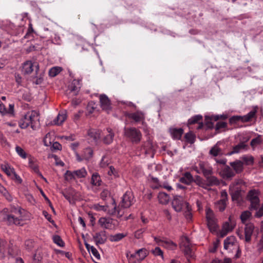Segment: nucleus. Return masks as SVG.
Wrapping results in <instances>:
<instances>
[{
	"label": "nucleus",
	"mask_w": 263,
	"mask_h": 263,
	"mask_svg": "<svg viewBox=\"0 0 263 263\" xmlns=\"http://www.w3.org/2000/svg\"><path fill=\"white\" fill-rule=\"evenodd\" d=\"M39 114L36 110L27 112L19 121V126L21 128H26L29 126L35 129L39 122Z\"/></svg>",
	"instance_id": "1"
},
{
	"label": "nucleus",
	"mask_w": 263,
	"mask_h": 263,
	"mask_svg": "<svg viewBox=\"0 0 263 263\" xmlns=\"http://www.w3.org/2000/svg\"><path fill=\"white\" fill-rule=\"evenodd\" d=\"M124 136L128 138L132 143L137 144L140 142L142 138L141 132L135 127H125Z\"/></svg>",
	"instance_id": "2"
},
{
	"label": "nucleus",
	"mask_w": 263,
	"mask_h": 263,
	"mask_svg": "<svg viewBox=\"0 0 263 263\" xmlns=\"http://www.w3.org/2000/svg\"><path fill=\"white\" fill-rule=\"evenodd\" d=\"M247 199L250 202V210H257L259 206L260 200L258 197V193L253 190L249 192Z\"/></svg>",
	"instance_id": "3"
},
{
	"label": "nucleus",
	"mask_w": 263,
	"mask_h": 263,
	"mask_svg": "<svg viewBox=\"0 0 263 263\" xmlns=\"http://www.w3.org/2000/svg\"><path fill=\"white\" fill-rule=\"evenodd\" d=\"M206 219L207 224L210 231L212 232H216L218 228L216 219L213 211L210 208H206Z\"/></svg>",
	"instance_id": "4"
},
{
	"label": "nucleus",
	"mask_w": 263,
	"mask_h": 263,
	"mask_svg": "<svg viewBox=\"0 0 263 263\" xmlns=\"http://www.w3.org/2000/svg\"><path fill=\"white\" fill-rule=\"evenodd\" d=\"M224 248L226 250H230L236 249L237 251V254H238L240 252L239 248V245L237 242L236 238L233 236L228 237L224 240Z\"/></svg>",
	"instance_id": "5"
},
{
	"label": "nucleus",
	"mask_w": 263,
	"mask_h": 263,
	"mask_svg": "<svg viewBox=\"0 0 263 263\" xmlns=\"http://www.w3.org/2000/svg\"><path fill=\"white\" fill-rule=\"evenodd\" d=\"M21 211H16L14 214H8L5 219L7 221L8 224H15V225H22V219L20 218Z\"/></svg>",
	"instance_id": "6"
},
{
	"label": "nucleus",
	"mask_w": 263,
	"mask_h": 263,
	"mask_svg": "<svg viewBox=\"0 0 263 263\" xmlns=\"http://www.w3.org/2000/svg\"><path fill=\"white\" fill-rule=\"evenodd\" d=\"M235 225L236 224L235 221H233L231 217L230 216L228 220L223 224L222 230L220 232V236L221 237L225 236L229 232L232 231L234 229Z\"/></svg>",
	"instance_id": "7"
},
{
	"label": "nucleus",
	"mask_w": 263,
	"mask_h": 263,
	"mask_svg": "<svg viewBox=\"0 0 263 263\" xmlns=\"http://www.w3.org/2000/svg\"><path fill=\"white\" fill-rule=\"evenodd\" d=\"M112 203L110 205H108L106 213L110 215H117L118 217H121L124 214V211L119 205L117 206L116 203L114 199H112Z\"/></svg>",
	"instance_id": "8"
},
{
	"label": "nucleus",
	"mask_w": 263,
	"mask_h": 263,
	"mask_svg": "<svg viewBox=\"0 0 263 263\" xmlns=\"http://www.w3.org/2000/svg\"><path fill=\"white\" fill-rule=\"evenodd\" d=\"M134 202V197L129 192H126L122 197V202L120 204L121 208H128Z\"/></svg>",
	"instance_id": "9"
},
{
	"label": "nucleus",
	"mask_w": 263,
	"mask_h": 263,
	"mask_svg": "<svg viewBox=\"0 0 263 263\" xmlns=\"http://www.w3.org/2000/svg\"><path fill=\"white\" fill-rule=\"evenodd\" d=\"M183 198L180 196H175L172 201V204L174 209L177 212H180L184 205L185 204Z\"/></svg>",
	"instance_id": "10"
},
{
	"label": "nucleus",
	"mask_w": 263,
	"mask_h": 263,
	"mask_svg": "<svg viewBox=\"0 0 263 263\" xmlns=\"http://www.w3.org/2000/svg\"><path fill=\"white\" fill-rule=\"evenodd\" d=\"M198 165L201 171V173L204 176H206L208 175L213 174V168L208 162L200 161L198 163Z\"/></svg>",
	"instance_id": "11"
},
{
	"label": "nucleus",
	"mask_w": 263,
	"mask_h": 263,
	"mask_svg": "<svg viewBox=\"0 0 263 263\" xmlns=\"http://www.w3.org/2000/svg\"><path fill=\"white\" fill-rule=\"evenodd\" d=\"M155 241L159 245H161L164 248L170 250H175L177 245L172 241L167 239H161L159 238L155 237Z\"/></svg>",
	"instance_id": "12"
},
{
	"label": "nucleus",
	"mask_w": 263,
	"mask_h": 263,
	"mask_svg": "<svg viewBox=\"0 0 263 263\" xmlns=\"http://www.w3.org/2000/svg\"><path fill=\"white\" fill-rule=\"evenodd\" d=\"M92 237L96 245L97 246L104 243L107 240V236L105 231H101L96 233L93 235Z\"/></svg>",
	"instance_id": "13"
},
{
	"label": "nucleus",
	"mask_w": 263,
	"mask_h": 263,
	"mask_svg": "<svg viewBox=\"0 0 263 263\" xmlns=\"http://www.w3.org/2000/svg\"><path fill=\"white\" fill-rule=\"evenodd\" d=\"M101 107L103 110L109 112L111 109L110 101L107 96L101 95L99 97Z\"/></svg>",
	"instance_id": "14"
},
{
	"label": "nucleus",
	"mask_w": 263,
	"mask_h": 263,
	"mask_svg": "<svg viewBox=\"0 0 263 263\" xmlns=\"http://www.w3.org/2000/svg\"><path fill=\"white\" fill-rule=\"evenodd\" d=\"M204 177L205 178L206 190H210L209 187L211 186H217L220 184L219 180L212 175H208L206 176H204Z\"/></svg>",
	"instance_id": "15"
},
{
	"label": "nucleus",
	"mask_w": 263,
	"mask_h": 263,
	"mask_svg": "<svg viewBox=\"0 0 263 263\" xmlns=\"http://www.w3.org/2000/svg\"><path fill=\"white\" fill-rule=\"evenodd\" d=\"M257 109V107H255L253 110L250 111L247 115L242 116H238L239 120L241 121L243 123L251 121L253 118H254L256 117Z\"/></svg>",
	"instance_id": "16"
},
{
	"label": "nucleus",
	"mask_w": 263,
	"mask_h": 263,
	"mask_svg": "<svg viewBox=\"0 0 263 263\" xmlns=\"http://www.w3.org/2000/svg\"><path fill=\"white\" fill-rule=\"evenodd\" d=\"M230 165L233 168L235 174L241 173L243 169V162L240 160H235L230 162Z\"/></svg>",
	"instance_id": "17"
},
{
	"label": "nucleus",
	"mask_w": 263,
	"mask_h": 263,
	"mask_svg": "<svg viewBox=\"0 0 263 263\" xmlns=\"http://www.w3.org/2000/svg\"><path fill=\"white\" fill-rule=\"evenodd\" d=\"M147 255L146 249L142 248L137 251L135 253L130 254V258H136L138 261L143 260Z\"/></svg>",
	"instance_id": "18"
},
{
	"label": "nucleus",
	"mask_w": 263,
	"mask_h": 263,
	"mask_svg": "<svg viewBox=\"0 0 263 263\" xmlns=\"http://www.w3.org/2000/svg\"><path fill=\"white\" fill-rule=\"evenodd\" d=\"M221 176L224 179H231L235 175V173L229 166H226L220 172Z\"/></svg>",
	"instance_id": "19"
},
{
	"label": "nucleus",
	"mask_w": 263,
	"mask_h": 263,
	"mask_svg": "<svg viewBox=\"0 0 263 263\" xmlns=\"http://www.w3.org/2000/svg\"><path fill=\"white\" fill-rule=\"evenodd\" d=\"M254 230V226L252 223H247L245 228V240L246 242H250L251 236Z\"/></svg>",
	"instance_id": "20"
},
{
	"label": "nucleus",
	"mask_w": 263,
	"mask_h": 263,
	"mask_svg": "<svg viewBox=\"0 0 263 263\" xmlns=\"http://www.w3.org/2000/svg\"><path fill=\"white\" fill-rule=\"evenodd\" d=\"M81 86V85L79 80H73L71 84L68 86V90L70 92H71L73 95L76 96L78 94Z\"/></svg>",
	"instance_id": "21"
},
{
	"label": "nucleus",
	"mask_w": 263,
	"mask_h": 263,
	"mask_svg": "<svg viewBox=\"0 0 263 263\" xmlns=\"http://www.w3.org/2000/svg\"><path fill=\"white\" fill-rule=\"evenodd\" d=\"M113 220L110 218L101 217L98 220L99 224L103 228L110 229L112 228Z\"/></svg>",
	"instance_id": "22"
},
{
	"label": "nucleus",
	"mask_w": 263,
	"mask_h": 263,
	"mask_svg": "<svg viewBox=\"0 0 263 263\" xmlns=\"http://www.w3.org/2000/svg\"><path fill=\"white\" fill-rule=\"evenodd\" d=\"M127 116L129 119L133 120L136 123L143 122L145 119L144 115L141 111L130 113Z\"/></svg>",
	"instance_id": "23"
},
{
	"label": "nucleus",
	"mask_w": 263,
	"mask_h": 263,
	"mask_svg": "<svg viewBox=\"0 0 263 263\" xmlns=\"http://www.w3.org/2000/svg\"><path fill=\"white\" fill-rule=\"evenodd\" d=\"M87 135L97 143L101 138V131L97 129H89L87 131Z\"/></svg>",
	"instance_id": "24"
},
{
	"label": "nucleus",
	"mask_w": 263,
	"mask_h": 263,
	"mask_svg": "<svg viewBox=\"0 0 263 263\" xmlns=\"http://www.w3.org/2000/svg\"><path fill=\"white\" fill-rule=\"evenodd\" d=\"M220 142H218L210 149L209 154L213 157H217L222 154V150L219 147Z\"/></svg>",
	"instance_id": "25"
},
{
	"label": "nucleus",
	"mask_w": 263,
	"mask_h": 263,
	"mask_svg": "<svg viewBox=\"0 0 263 263\" xmlns=\"http://www.w3.org/2000/svg\"><path fill=\"white\" fill-rule=\"evenodd\" d=\"M115 135L111 128L107 129V133L104 135L103 142L106 144H109L112 142Z\"/></svg>",
	"instance_id": "26"
},
{
	"label": "nucleus",
	"mask_w": 263,
	"mask_h": 263,
	"mask_svg": "<svg viewBox=\"0 0 263 263\" xmlns=\"http://www.w3.org/2000/svg\"><path fill=\"white\" fill-rule=\"evenodd\" d=\"M33 71V63L29 61L25 62L22 66V71L24 74L31 73Z\"/></svg>",
	"instance_id": "27"
},
{
	"label": "nucleus",
	"mask_w": 263,
	"mask_h": 263,
	"mask_svg": "<svg viewBox=\"0 0 263 263\" xmlns=\"http://www.w3.org/2000/svg\"><path fill=\"white\" fill-rule=\"evenodd\" d=\"M194 178L190 172H185L183 175V176L180 178V181L186 184H190L193 182Z\"/></svg>",
	"instance_id": "28"
},
{
	"label": "nucleus",
	"mask_w": 263,
	"mask_h": 263,
	"mask_svg": "<svg viewBox=\"0 0 263 263\" xmlns=\"http://www.w3.org/2000/svg\"><path fill=\"white\" fill-rule=\"evenodd\" d=\"M61 193L70 203L73 202L74 191L72 189H68L62 191Z\"/></svg>",
	"instance_id": "29"
},
{
	"label": "nucleus",
	"mask_w": 263,
	"mask_h": 263,
	"mask_svg": "<svg viewBox=\"0 0 263 263\" xmlns=\"http://www.w3.org/2000/svg\"><path fill=\"white\" fill-rule=\"evenodd\" d=\"M143 153L145 154H150L153 153L154 151L152 142L149 139L147 140L143 145Z\"/></svg>",
	"instance_id": "30"
},
{
	"label": "nucleus",
	"mask_w": 263,
	"mask_h": 263,
	"mask_svg": "<svg viewBox=\"0 0 263 263\" xmlns=\"http://www.w3.org/2000/svg\"><path fill=\"white\" fill-rule=\"evenodd\" d=\"M67 115L65 112H62L58 114L56 118L53 120L55 125H61L66 119Z\"/></svg>",
	"instance_id": "31"
},
{
	"label": "nucleus",
	"mask_w": 263,
	"mask_h": 263,
	"mask_svg": "<svg viewBox=\"0 0 263 263\" xmlns=\"http://www.w3.org/2000/svg\"><path fill=\"white\" fill-rule=\"evenodd\" d=\"M183 133V130L180 128H173L171 129V134L173 139L176 140L180 139Z\"/></svg>",
	"instance_id": "32"
},
{
	"label": "nucleus",
	"mask_w": 263,
	"mask_h": 263,
	"mask_svg": "<svg viewBox=\"0 0 263 263\" xmlns=\"http://www.w3.org/2000/svg\"><path fill=\"white\" fill-rule=\"evenodd\" d=\"M240 160L243 162V165H252L254 162V158L251 155H244L240 158Z\"/></svg>",
	"instance_id": "33"
},
{
	"label": "nucleus",
	"mask_w": 263,
	"mask_h": 263,
	"mask_svg": "<svg viewBox=\"0 0 263 263\" xmlns=\"http://www.w3.org/2000/svg\"><path fill=\"white\" fill-rule=\"evenodd\" d=\"M247 145L245 142H240L238 144L233 147V151L230 153V155L238 153L242 150L247 149Z\"/></svg>",
	"instance_id": "34"
},
{
	"label": "nucleus",
	"mask_w": 263,
	"mask_h": 263,
	"mask_svg": "<svg viewBox=\"0 0 263 263\" xmlns=\"http://www.w3.org/2000/svg\"><path fill=\"white\" fill-rule=\"evenodd\" d=\"M193 182L196 183V185L201 187L204 189L206 190V184L205 183V180L203 179L200 176L196 175L194 178Z\"/></svg>",
	"instance_id": "35"
},
{
	"label": "nucleus",
	"mask_w": 263,
	"mask_h": 263,
	"mask_svg": "<svg viewBox=\"0 0 263 263\" xmlns=\"http://www.w3.org/2000/svg\"><path fill=\"white\" fill-rule=\"evenodd\" d=\"M158 198L160 203L167 204L170 200L168 195L164 192H160L158 195Z\"/></svg>",
	"instance_id": "36"
},
{
	"label": "nucleus",
	"mask_w": 263,
	"mask_h": 263,
	"mask_svg": "<svg viewBox=\"0 0 263 263\" xmlns=\"http://www.w3.org/2000/svg\"><path fill=\"white\" fill-rule=\"evenodd\" d=\"M1 168L3 171L9 176L11 177L13 173H14V169L13 167H11L10 165L8 164H2L1 165Z\"/></svg>",
	"instance_id": "37"
},
{
	"label": "nucleus",
	"mask_w": 263,
	"mask_h": 263,
	"mask_svg": "<svg viewBox=\"0 0 263 263\" xmlns=\"http://www.w3.org/2000/svg\"><path fill=\"white\" fill-rule=\"evenodd\" d=\"M35 161L34 158L30 157L29 158V166L35 173L38 174L40 173V171L38 165L35 163Z\"/></svg>",
	"instance_id": "38"
},
{
	"label": "nucleus",
	"mask_w": 263,
	"mask_h": 263,
	"mask_svg": "<svg viewBox=\"0 0 263 263\" xmlns=\"http://www.w3.org/2000/svg\"><path fill=\"white\" fill-rule=\"evenodd\" d=\"M101 180L98 173H94L91 177V183L95 186H100L101 185Z\"/></svg>",
	"instance_id": "39"
},
{
	"label": "nucleus",
	"mask_w": 263,
	"mask_h": 263,
	"mask_svg": "<svg viewBox=\"0 0 263 263\" xmlns=\"http://www.w3.org/2000/svg\"><path fill=\"white\" fill-rule=\"evenodd\" d=\"M73 172L76 178H84L86 176L87 174V171L84 168H82Z\"/></svg>",
	"instance_id": "40"
},
{
	"label": "nucleus",
	"mask_w": 263,
	"mask_h": 263,
	"mask_svg": "<svg viewBox=\"0 0 263 263\" xmlns=\"http://www.w3.org/2000/svg\"><path fill=\"white\" fill-rule=\"evenodd\" d=\"M252 216V213L249 211L243 212L240 215V219L243 223H245Z\"/></svg>",
	"instance_id": "41"
},
{
	"label": "nucleus",
	"mask_w": 263,
	"mask_h": 263,
	"mask_svg": "<svg viewBox=\"0 0 263 263\" xmlns=\"http://www.w3.org/2000/svg\"><path fill=\"white\" fill-rule=\"evenodd\" d=\"M227 201H224V200H219L217 201L215 203V206L216 209L220 212L223 211L227 206Z\"/></svg>",
	"instance_id": "42"
},
{
	"label": "nucleus",
	"mask_w": 263,
	"mask_h": 263,
	"mask_svg": "<svg viewBox=\"0 0 263 263\" xmlns=\"http://www.w3.org/2000/svg\"><path fill=\"white\" fill-rule=\"evenodd\" d=\"M62 70L60 67H54L50 68L49 70L48 74L51 77H54L57 76Z\"/></svg>",
	"instance_id": "43"
},
{
	"label": "nucleus",
	"mask_w": 263,
	"mask_h": 263,
	"mask_svg": "<svg viewBox=\"0 0 263 263\" xmlns=\"http://www.w3.org/2000/svg\"><path fill=\"white\" fill-rule=\"evenodd\" d=\"M0 193H1L7 200L10 201L12 200V197L7 191L6 189L0 184Z\"/></svg>",
	"instance_id": "44"
},
{
	"label": "nucleus",
	"mask_w": 263,
	"mask_h": 263,
	"mask_svg": "<svg viewBox=\"0 0 263 263\" xmlns=\"http://www.w3.org/2000/svg\"><path fill=\"white\" fill-rule=\"evenodd\" d=\"M202 117L201 115H196L192 117L188 120V124H194L202 120Z\"/></svg>",
	"instance_id": "45"
},
{
	"label": "nucleus",
	"mask_w": 263,
	"mask_h": 263,
	"mask_svg": "<svg viewBox=\"0 0 263 263\" xmlns=\"http://www.w3.org/2000/svg\"><path fill=\"white\" fill-rule=\"evenodd\" d=\"M182 251L184 252V254L187 257H192L193 256L194 253L193 250L192 249V246L181 248Z\"/></svg>",
	"instance_id": "46"
},
{
	"label": "nucleus",
	"mask_w": 263,
	"mask_h": 263,
	"mask_svg": "<svg viewBox=\"0 0 263 263\" xmlns=\"http://www.w3.org/2000/svg\"><path fill=\"white\" fill-rule=\"evenodd\" d=\"M93 151L90 148H87L84 151L83 158L86 160H89L92 157Z\"/></svg>",
	"instance_id": "47"
},
{
	"label": "nucleus",
	"mask_w": 263,
	"mask_h": 263,
	"mask_svg": "<svg viewBox=\"0 0 263 263\" xmlns=\"http://www.w3.org/2000/svg\"><path fill=\"white\" fill-rule=\"evenodd\" d=\"M262 142V140L260 139V136L259 135L257 137L253 139L251 142L250 145L253 148V149H254L255 147L258 144H260Z\"/></svg>",
	"instance_id": "48"
},
{
	"label": "nucleus",
	"mask_w": 263,
	"mask_h": 263,
	"mask_svg": "<svg viewBox=\"0 0 263 263\" xmlns=\"http://www.w3.org/2000/svg\"><path fill=\"white\" fill-rule=\"evenodd\" d=\"M184 138L186 141L191 144L193 143L195 141V135L191 132L186 133L184 136Z\"/></svg>",
	"instance_id": "49"
},
{
	"label": "nucleus",
	"mask_w": 263,
	"mask_h": 263,
	"mask_svg": "<svg viewBox=\"0 0 263 263\" xmlns=\"http://www.w3.org/2000/svg\"><path fill=\"white\" fill-rule=\"evenodd\" d=\"M15 151L17 154L22 158L26 159L27 158V154L24 150L19 146H16Z\"/></svg>",
	"instance_id": "50"
},
{
	"label": "nucleus",
	"mask_w": 263,
	"mask_h": 263,
	"mask_svg": "<svg viewBox=\"0 0 263 263\" xmlns=\"http://www.w3.org/2000/svg\"><path fill=\"white\" fill-rule=\"evenodd\" d=\"M191 246L189 239L187 237H183L181 238L180 247L181 248Z\"/></svg>",
	"instance_id": "51"
},
{
	"label": "nucleus",
	"mask_w": 263,
	"mask_h": 263,
	"mask_svg": "<svg viewBox=\"0 0 263 263\" xmlns=\"http://www.w3.org/2000/svg\"><path fill=\"white\" fill-rule=\"evenodd\" d=\"M53 242L60 247H64V242L61 239V237L59 235H55L53 236Z\"/></svg>",
	"instance_id": "52"
},
{
	"label": "nucleus",
	"mask_w": 263,
	"mask_h": 263,
	"mask_svg": "<svg viewBox=\"0 0 263 263\" xmlns=\"http://www.w3.org/2000/svg\"><path fill=\"white\" fill-rule=\"evenodd\" d=\"M126 235L123 233H118L111 236L110 239L112 241H118L121 240Z\"/></svg>",
	"instance_id": "53"
},
{
	"label": "nucleus",
	"mask_w": 263,
	"mask_h": 263,
	"mask_svg": "<svg viewBox=\"0 0 263 263\" xmlns=\"http://www.w3.org/2000/svg\"><path fill=\"white\" fill-rule=\"evenodd\" d=\"M108 174L110 176H113L114 177H117L118 176V173L117 171L112 166H109V169L108 171Z\"/></svg>",
	"instance_id": "54"
},
{
	"label": "nucleus",
	"mask_w": 263,
	"mask_h": 263,
	"mask_svg": "<svg viewBox=\"0 0 263 263\" xmlns=\"http://www.w3.org/2000/svg\"><path fill=\"white\" fill-rule=\"evenodd\" d=\"M65 177L66 180L76 179L73 171L71 172L69 171H67L65 174Z\"/></svg>",
	"instance_id": "55"
},
{
	"label": "nucleus",
	"mask_w": 263,
	"mask_h": 263,
	"mask_svg": "<svg viewBox=\"0 0 263 263\" xmlns=\"http://www.w3.org/2000/svg\"><path fill=\"white\" fill-rule=\"evenodd\" d=\"M256 211L255 214L254 216L255 217L259 218L263 216V203L261 204V206H259L258 209Z\"/></svg>",
	"instance_id": "56"
},
{
	"label": "nucleus",
	"mask_w": 263,
	"mask_h": 263,
	"mask_svg": "<svg viewBox=\"0 0 263 263\" xmlns=\"http://www.w3.org/2000/svg\"><path fill=\"white\" fill-rule=\"evenodd\" d=\"M12 179L15 181V182L17 183H21L22 182V180L21 177L17 175L15 172L14 171L12 176L10 177Z\"/></svg>",
	"instance_id": "57"
},
{
	"label": "nucleus",
	"mask_w": 263,
	"mask_h": 263,
	"mask_svg": "<svg viewBox=\"0 0 263 263\" xmlns=\"http://www.w3.org/2000/svg\"><path fill=\"white\" fill-rule=\"evenodd\" d=\"M145 231L144 229H140L136 231L134 233V236L137 239H140L142 236V234Z\"/></svg>",
	"instance_id": "58"
},
{
	"label": "nucleus",
	"mask_w": 263,
	"mask_h": 263,
	"mask_svg": "<svg viewBox=\"0 0 263 263\" xmlns=\"http://www.w3.org/2000/svg\"><path fill=\"white\" fill-rule=\"evenodd\" d=\"M153 253L155 256H160L162 258H163V252L159 247H156L153 250Z\"/></svg>",
	"instance_id": "59"
},
{
	"label": "nucleus",
	"mask_w": 263,
	"mask_h": 263,
	"mask_svg": "<svg viewBox=\"0 0 263 263\" xmlns=\"http://www.w3.org/2000/svg\"><path fill=\"white\" fill-rule=\"evenodd\" d=\"M109 164L108 159L105 156H103L102 158L101 161L100 162V166L102 167H105L107 166Z\"/></svg>",
	"instance_id": "60"
},
{
	"label": "nucleus",
	"mask_w": 263,
	"mask_h": 263,
	"mask_svg": "<svg viewBox=\"0 0 263 263\" xmlns=\"http://www.w3.org/2000/svg\"><path fill=\"white\" fill-rule=\"evenodd\" d=\"M185 205L186 206L187 210L184 213V216L187 220H190L192 218V214L191 211H190L189 208V203H185Z\"/></svg>",
	"instance_id": "61"
},
{
	"label": "nucleus",
	"mask_w": 263,
	"mask_h": 263,
	"mask_svg": "<svg viewBox=\"0 0 263 263\" xmlns=\"http://www.w3.org/2000/svg\"><path fill=\"white\" fill-rule=\"evenodd\" d=\"M227 123L224 122H218L217 123L215 129L216 130H219L221 128H224L227 126Z\"/></svg>",
	"instance_id": "62"
},
{
	"label": "nucleus",
	"mask_w": 263,
	"mask_h": 263,
	"mask_svg": "<svg viewBox=\"0 0 263 263\" xmlns=\"http://www.w3.org/2000/svg\"><path fill=\"white\" fill-rule=\"evenodd\" d=\"M152 181L154 183V184L152 185V187L153 189H157L160 186L159 183V180L157 178L152 177L151 178Z\"/></svg>",
	"instance_id": "63"
},
{
	"label": "nucleus",
	"mask_w": 263,
	"mask_h": 263,
	"mask_svg": "<svg viewBox=\"0 0 263 263\" xmlns=\"http://www.w3.org/2000/svg\"><path fill=\"white\" fill-rule=\"evenodd\" d=\"M108 208V205H100L99 204L95 205V209L97 211H103L106 212Z\"/></svg>",
	"instance_id": "64"
}]
</instances>
